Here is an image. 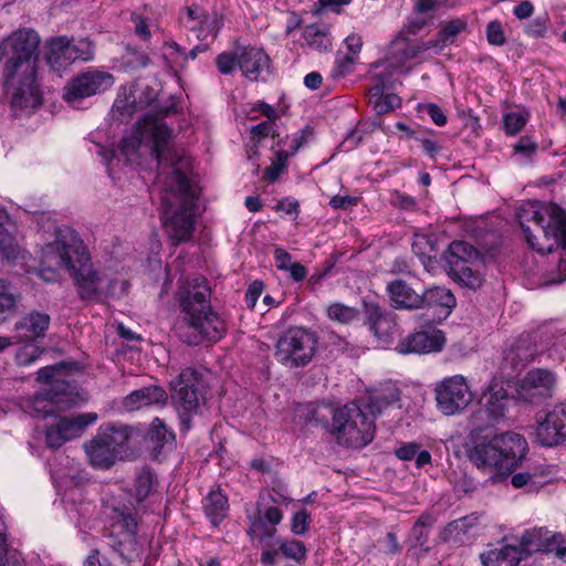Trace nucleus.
Returning <instances> with one entry per match:
<instances>
[{
  "instance_id": "nucleus-15",
  "label": "nucleus",
  "mask_w": 566,
  "mask_h": 566,
  "mask_svg": "<svg viewBox=\"0 0 566 566\" xmlns=\"http://www.w3.org/2000/svg\"><path fill=\"white\" fill-rule=\"evenodd\" d=\"M535 439L543 447H554L566 440V400L555 405L538 422Z\"/></svg>"
},
{
  "instance_id": "nucleus-49",
  "label": "nucleus",
  "mask_w": 566,
  "mask_h": 566,
  "mask_svg": "<svg viewBox=\"0 0 566 566\" xmlns=\"http://www.w3.org/2000/svg\"><path fill=\"white\" fill-rule=\"evenodd\" d=\"M503 120L506 134L515 135L523 129L527 118L521 112H512L506 114Z\"/></svg>"
},
{
  "instance_id": "nucleus-18",
  "label": "nucleus",
  "mask_w": 566,
  "mask_h": 566,
  "mask_svg": "<svg viewBox=\"0 0 566 566\" xmlns=\"http://www.w3.org/2000/svg\"><path fill=\"white\" fill-rule=\"evenodd\" d=\"M50 322V315L44 312L32 311L25 314L15 323V335L13 336L15 343L31 344L39 338H43Z\"/></svg>"
},
{
  "instance_id": "nucleus-19",
  "label": "nucleus",
  "mask_w": 566,
  "mask_h": 566,
  "mask_svg": "<svg viewBox=\"0 0 566 566\" xmlns=\"http://www.w3.org/2000/svg\"><path fill=\"white\" fill-rule=\"evenodd\" d=\"M238 66L242 74L251 80H259L270 69V57L262 50L253 46H238Z\"/></svg>"
},
{
  "instance_id": "nucleus-9",
  "label": "nucleus",
  "mask_w": 566,
  "mask_h": 566,
  "mask_svg": "<svg viewBox=\"0 0 566 566\" xmlns=\"http://www.w3.org/2000/svg\"><path fill=\"white\" fill-rule=\"evenodd\" d=\"M448 273L459 283L478 289L482 284V276L478 270L481 263V253L465 241H454L449 245L446 255Z\"/></svg>"
},
{
  "instance_id": "nucleus-14",
  "label": "nucleus",
  "mask_w": 566,
  "mask_h": 566,
  "mask_svg": "<svg viewBox=\"0 0 566 566\" xmlns=\"http://www.w3.org/2000/svg\"><path fill=\"white\" fill-rule=\"evenodd\" d=\"M557 385L556 375L544 368H535L530 370L521 380L517 387L520 399L537 403L544 399L551 398Z\"/></svg>"
},
{
  "instance_id": "nucleus-52",
  "label": "nucleus",
  "mask_w": 566,
  "mask_h": 566,
  "mask_svg": "<svg viewBox=\"0 0 566 566\" xmlns=\"http://www.w3.org/2000/svg\"><path fill=\"white\" fill-rule=\"evenodd\" d=\"M511 483L515 489L526 488L527 492H533L538 489V483L534 480V475L528 472L513 474Z\"/></svg>"
},
{
  "instance_id": "nucleus-27",
  "label": "nucleus",
  "mask_w": 566,
  "mask_h": 566,
  "mask_svg": "<svg viewBox=\"0 0 566 566\" xmlns=\"http://www.w3.org/2000/svg\"><path fill=\"white\" fill-rule=\"evenodd\" d=\"M88 463L99 470L111 469L118 460L95 434L83 446Z\"/></svg>"
},
{
  "instance_id": "nucleus-4",
  "label": "nucleus",
  "mask_w": 566,
  "mask_h": 566,
  "mask_svg": "<svg viewBox=\"0 0 566 566\" xmlns=\"http://www.w3.org/2000/svg\"><path fill=\"white\" fill-rule=\"evenodd\" d=\"M180 315L175 329L189 345L217 342L226 334V324L211 306V290L205 277L180 280L175 293Z\"/></svg>"
},
{
  "instance_id": "nucleus-29",
  "label": "nucleus",
  "mask_w": 566,
  "mask_h": 566,
  "mask_svg": "<svg viewBox=\"0 0 566 566\" xmlns=\"http://www.w3.org/2000/svg\"><path fill=\"white\" fill-rule=\"evenodd\" d=\"M14 226L4 209L0 208V254L7 260H14L20 253L19 244L13 235Z\"/></svg>"
},
{
  "instance_id": "nucleus-63",
  "label": "nucleus",
  "mask_w": 566,
  "mask_h": 566,
  "mask_svg": "<svg viewBox=\"0 0 566 566\" xmlns=\"http://www.w3.org/2000/svg\"><path fill=\"white\" fill-rule=\"evenodd\" d=\"M263 292V284L260 281H254L249 285V289L245 293V303L247 306L253 308L256 304V301L261 296Z\"/></svg>"
},
{
  "instance_id": "nucleus-13",
  "label": "nucleus",
  "mask_w": 566,
  "mask_h": 566,
  "mask_svg": "<svg viewBox=\"0 0 566 566\" xmlns=\"http://www.w3.org/2000/svg\"><path fill=\"white\" fill-rule=\"evenodd\" d=\"M97 415L80 413L74 417H62L46 428L45 443L49 448H60L65 442L82 436L87 426L94 423Z\"/></svg>"
},
{
  "instance_id": "nucleus-51",
  "label": "nucleus",
  "mask_w": 566,
  "mask_h": 566,
  "mask_svg": "<svg viewBox=\"0 0 566 566\" xmlns=\"http://www.w3.org/2000/svg\"><path fill=\"white\" fill-rule=\"evenodd\" d=\"M486 39L492 45L501 46L505 43L504 30L499 20H493L486 25Z\"/></svg>"
},
{
  "instance_id": "nucleus-60",
  "label": "nucleus",
  "mask_w": 566,
  "mask_h": 566,
  "mask_svg": "<svg viewBox=\"0 0 566 566\" xmlns=\"http://www.w3.org/2000/svg\"><path fill=\"white\" fill-rule=\"evenodd\" d=\"M116 523L123 527L127 534L128 537H133L136 534L137 531V521L133 513H119L117 515Z\"/></svg>"
},
{
  "instance_id": "nucleus-30",
  "label": "nucleus",
  "mask_w": 566,
  "mask_h": 566,
  "mask_svg": "<svg viewBox=\"0 0 566 566\" xmlns=\"http://www.w3.org/2000/svg\"><path fill=\"white\" fill-rule=\"evenodd\" d=\"M303 39L308 48L317 52H327L332 49L329 27L324 23L308 24L303 30Z\"/></svg>"
},
{
  "instance_id": "nucleus-31",
  "label": "nucleus",
  "mask_w": 566,
  "mask_h": 566,
  "mask_svg": "<svg viewBox=\"0 0 566 566\" xmlns=\"http://www.w3.org/2000/svg\"><path fill=\"white\" fill-rule=\"evenodd\" d=\"M400 399V390L394 384H385L379 390L368 398L365 402L369 409V413L376 418L380 415L385 407L397 402Z\"/></svg>"
},
{
  "instance_id": "nucleus-5",
  "label": "nucleus",
  "mask_w": 566,
  "mask_h": 566,
  "mask_svg": "<svg viewBox=\"0 0 566 566\" xmlns=\"http://www.w3.org/2000/svg\"><path fill=\"white\" fill-rule=\"evenodd\" d=\"M516 218L533 250L545 254L566 248V212L557 205L527 201L520 206Z\"/></svg>"
},
{
  "instance_id": "nucleus-55",
  "label": "nucleus",
  "mask_w": 566,
  "mask_h": 566,
  "mask_svg": "<svg viewBox=\"0 0 566 566\" xmlns=\"http://www.w3.org/2000/svg\"><path fill=\"white\" fill-rule=\"evenodd\" d=\"M0 566H24L17 554L8 555L6 536L0 532Z\"/></svg>"
},
{
  "instance_id": "nucleus-3",
  "label": "nucleus",
  "mask_w": 566,
  "mask_h": 566,
  "mask_svg": "<svg viewBox=\"0 0 566 566\" xmlns=\"http://www.w3.org/2000/svg\"><path fill=\"white\" fill-rule=\"evenodd\" d=\"M40 41L29 28L18 29L0 41V60L8 57L2 76L14 109L32 113L42 104L36 75Z\"/></svg>"
},
{
  "instance_id": "nucleus-59",
  "label": "nucleus",
  "mask_w": 566,
  "mask_h": 566,
  "mask_svg": "<svg viewBox=\"0 0 566 566\" xmlns=\"http://www.w3.org/2000/svg\"><path fill=\"white\" fill-rule=\"evenodd\" d=\"M357 60V57L349 55L347 53L343 56L337 57L335 62L334 73L337 76H345L346 74L353 71V67L356 64Z\"/></svg>"
},
{
  "instance_id": "nucleus-25",
  "label": "nucleus",
  "mask_w": 566,
  "mask_h": 566,
  "mask_svg": "<svg viewBox=\"0 0 566 566\" xmlns=\"http://www.w3.org/2000/svg\"><path fill=\"white\" fill-rule=\"evenodd\" d=\"M386 291L392 307L397 310H416L423 306L421 294H418L403 280H395L388 283Z\"/></svg>"
},
{
  "instance_id": "nucleus-58",
  "label": "nucleus",
  "mask_w": 566,
  "mask_h": 566,
  "mask_svg": "<svg viewBox=\"0 0 566 566\" xmlns=\"http://www.w3.org/2000/svg\"><path fill=\"white\" fill-rule=\"evenodd\" d=\"M483 566H502L505 565V559L501 548H492L480 555Z\"/></svg>"
},
{
  "instance_id": "nucleus-57",
  "label": "nucleus",
  "mask_w": 566,
  "mask_h": 566,
  "mask_svg": "<svg viewBox=\"0 0 566 566\" xmlns=\"http://www.w3.org/2000/svg\"><path fill=\"white\" fill-rule=\"evenodd\" d=\"M264 521H266L269 524L274 525L276 527L277 524L281 523L283 518V514L280 509L275 506H269L265 509L261 507V504H258V511L254 514Z\"/></svg>"
},
{
  "instance_id": "nucleus-34",
  "label": "nucleus",
  "mask_w": 566,
  "mask_h": 566,
  "mask_svg": "<svg viewBox=\"0 0 566 566\" xmlns=\"http://www.w3.org/2000/svg\"><path fill=\"white\" fill-rule=\"evenodd\" d=\"M369 103L377 114H387L401 105V98L392 93L385 94L381 86L369 87Z\"/></svg>"
},
{
  "instance_id": "nucleus-17",
  "label": "nucleus",
  "mask_w": 566,
  "mask_h": 566,
  "mask_svg": "<svg viewBox=\"0 0 566 566\" xmlns=\"http://www.w3.org/2000/svg\"><path fill=\"white\" fill-rule=\"evenodd\" d=\"M537 335H522L504 353L502 366L504 369L518 371L532 363L539 354L535 339Z\"/></svg>"
},
{
  "instance_id": "nucleus-11",
  "label": "nucleus",
  "mask_w": 566,
  "mask_h": 566,
  "mask_svg": "<svg viewBox=\"0 0 566 566\" xmlns=\"http://www.w3.org/2000/svg\"><path fill=\"white\" fill-rule=\"evenodd\" d=\"M438 409L446 416L462 412L473 400V394L462 375L443 378L436 385Z\"/></svg>"
},
{
  "instance_id": "nucleus-36",
  "label": "nucleus",
  "mask_w": 566,
  "mask_h": 566,
  "mask_svg": "<svg viewBox=\"0 0 566 566\" xmlns=\"http://www.w3.org/2000/svg\"><path fill=\"white\" fill-rule=\"evenodd\" d=\"M327 317L339 324H350L359 316V310L340 302L332 303L326 308Z\"/></svg>"
},
{
  "instance_id": "nucleus-61",
  "label": "nucleus",
  "mask_w": 566,
  "mask_h": 566,
  "mask_svg": "<svg viewBox=\"0 0 566 566\" xmlns=\"http://www.w3.org/2000/svg\"><path fill=\"white\" fill-rule=\"evenodd\" d=\"M308 520L310 514L305 510L295 513L291 523L292 532L297 535L304 534L307 530Z\"/></svg>"
},
{
  "instance_id": "nucleus-38",
  "label": "nucleus",
  "mask_w": 566,
  "mask_h": 566,
  "mask_svg": "<svg viewBox=\"0 0 566 566\" xmlns=\"http://www.w3.org/2000/svg\"><path fill=\"white\" fill-rule=\"evenodd\" d=\"M20 298V293L11 284L0 280V314H14Z\"/></svg>"
},
{
  "instance_id": "nucleus-45",
  "label": "nucleus",
  "mask_w": 566,
  "mask_h": 566,
  "mask_svg": "<svg viewBox=\"0 0 566 566\" xmlns=\"http://www.w3.org/2000/svg\"><path fill=\"white\" fill-rule=\"evenodd\" d=\"M218 71L223 75H230L238 66V49L234 53L222 52L216 57Z\"/></svg>"
},
{
  "instance_id": "nucleus-10",
  "label": "nucleus",
  "mask_w": 566,
  "mask_h": 566,
  "mask_svg": "<svg viewBox=\"0 0 566 566\" xmlns=\"http://www.w3.org/2000/svg\"><path fill=\"white\" fill-rule=\"evenodd\" d=\"M172 399L176 403L181 424L189 429L190 420L197 415L205 401L202 381L193 368L181 370L178 379L172 385Z\"/></svg>"
},
{
  "instance_id": "nucleus-62",
  "label": "nucleus",
  "mask_w": 566,
  "mask_h": 566,
  "mask_svg": "<svg viewBox=\"0 0 566 566\" xmlns=\"http://www.w3.org/2000/svg\"><path fill=\"white\" fill-rule=\"evenodd\" d=\"M344 43L347 49V54L358 59L363 48L361 36L357 33H352L345 38Z\"/></svg>"
},
{
  "instance_id": "nucleus-43",
  "label": "nucleus",
  "mask_w": 566,
  "mask_h": 566,
  "mask_svg": "<svg viewBox=\"0 0 566 566\" xmlns=\"http://www.w3.org/2000/svg\"><path fill=\"white\" fill-rule=\"evenodd\" d=\"M207 24H208V17L202 11L201 8H199L197 6L187 8V17L185 19V25L190 30L198 31L199 32L198 38L201 36Z\"/></svg>"
},
{
  "instance_id": "nucleus-47",
  "label": "nucleus",
  "mask_w": 566,
  "mask_h": 566,
  "mask_svg": "<svg viewBox=\"0 0 566 566\" xmlns=\"http://www.w3.org/2000/svg\"><path fill=\"white\" fill-rule=\"evenodd\" d=\"M42 353L43 349L39 348L38 346H33L32 343L25 344V346L18 350L15 360L20 366H29L35 361Z\"/></svg>"
},
{
  "instance_id": "nucleus-21",
  "label": "nucleus",
  "mask_w": 566,
  "mask_h": 566,
  "mask_svg": "<svg viewBox=\"0 0 566 566\" xmlns=\"http://www.w3.org/2000/svg\"><path fill=\"white\" fill-rule=\"evenodd\" d=\"M421 298L423 300L422 307H427L428 311H433L432 321L439 322L446 319L457 304L455 297L451 291L441 286L426 290L424 293L421 294Z\"/></svg>"
},
{
  "instance_id": "nucleus-50",
  "label": "nucleus",
  "mask_w": 566,
  "mask_h": 566,
  "mask_svg": "<svg viewBox=\"0 0 566 566\" xmlns=\"http://www.w3.org/2000/svg\"><path fill=\"white\" fill-rule=\"evenodd\" d=\"M431 526L430 516H421L412 527L411 536L416 544L422 546L428 541V527Z\"/></svg>"
},
{
  "instance_id": "nucleus-2",
  "label": "nucleus",
  "mask_w": 566,
  "mask_h": 566,
  "mask_svg": "<svg viewBox=\"0 0 566 566\" xmlns=\"http://www.w3.org/2000/svg\"><path fill=\"white\" fill-rule=\"evenodd\" d=\"M62 270L74 277L80 296L84 300L114 294L112 283L103 286L104 277L93 269L87 248L70 228H59L55 240L41 249L38 273L43 281L51 283L59 280Z\"/></svg>"
},
{
  "instance_id": "nucleus-20",
  "label": "nucleus",
  "mask_w": 566,
  "mask_h": 566,
  "mask_svg": "<svg viewBox=\"0 0 566 566\" xmlns=\"http://www.w3.org/2000/svg\"><path fill=\"white\" fill-rule=\"evenodd\" d=\"M167 401L168 395L164 388L148 386L127 395L123 400V407L127 411H136L143 408L164 407Z\"/></svg>"
},
{
  "instance_id": "nucleus-35",
  "label": "nucleus",
  "mask_w": 566,
  "mask_h": 566,
  "mask_svg": "<svg viewBox=\"0 0 566 566\" xmlns=\"http://www.w3.org/2000/svg\"><path fill=\"white\" fill-rule=\"evenodd\" d=\"M412 251L422 263L430 260L437 252V238L432 233H416L412 241Z\"/></svg>"
},
{
  "instance_id": "nucleus-28",
  "label": "nucleus",
  "mask_w": 566,
  "mask_h": 566,
  "mask_svg": "<svg viewBox=\"0 0 566 566\" xmlns=\"http://www.w3.org/2000/svg\"><path fill=\"white\" fill-rule=\"evenodd\" d=\"M485 412L493 420L504 417L509 402L506 390L499 384H493L482 397Z\"/></svg>"
},
{
  "instance_id": "nucleus-48",
  "label": "nucleus",
  "mask_w": 566,
  "mask_h": 566,
  "mask_svg": "<svg viewBox=\"0 0 566 566\" xmlns=\"http://www.w3.org/2000/svg\"><path fill=\"white\" fill-rule=\"evenodd\" d=\"M71 50L74 62L76 60L90 61L94 56V46L87 39H80L75 43L71 42Z\"/></svg>"
},
{
  "instance_id": "nucleus-56",
  "label": "nucleus",
  "mask_w": 566,
  "mask_h": 566,
  "mask_svg": "<svg viewBox=\"0 0 566 566\" xmlns=\"http://www.w3.org/2000/svg\"><path fill=\"white\" fill-rule=\"evenodd\" d=\"M410 60H413V57H411L410 49L408 44H406L403 48L396 49L391 52L389 57V66L391 69L398 70Z\"/></svg>"
},
{
  "instance_id": "nucleus-24",
  "label": "nucleus",
  "mask_w": 566,
  "mask_h": 566,
  "mask_svg": "<svg viewBox=\"0 0 566 566\" xmlns=\"http://www.w3.org/2000/svg\"><path fill=\"white\" fill-rule=\"evenodd\" d=\"M542 530L526 531L518 545L502 546L505 566H517L531 552L541 548Z\"/></svg>"
},
{
  "instance_id": "nucleus-22",
  "label": "nucleus",
  "mask_w": 566,
  "mask_h": 566,
  "mask_svg": "<svg viewBox=\"0 0 566 566\" xmlns=\"http://www.w3.org/2000/svg\"><path fill=\"white\" fill-rule=\"evenodd\" d=\"M365 306L369 329L378 339L388 342V338L391 337L397 328L395 316L375 303H369Z\"/></svg>"
},
{
  "instance_id": "nucleus-54",
  "label": "nucleus",
  "mask_w": 566,
  "mask_h": 566,
  "mask_svg": "<svg viewBox=\"0 0 566 566\" xmlns=\"http://www.w3.org/2000/svg\"><path fill=\"white\" fill-rule=\"evenodd\" d=\"M537 150V144L530 137H522L514 145V154L522 156L524 159H530Z\"/></svg>"
},
{
  "instance_id": "nucleus-53",
  "label": "nucleus",
  "mask_w": 566,
  "mask_h": 566,
  "mask_svg": "<svg viewBox=\"0 0 566 566\" xmlns=\"http://www.w3.org/2000/svg\"><path fill=\"white\" fill-rule=\"evenodd\" d=\"M280 548L290 558L300 560L305 557V546L300 541L284 542L280 545Z\"/></svg>"
},
{
  "instance_id": "nucleus-39",
  "label": "nucleus",
  "mask_w": 566,
  "mask_h": 566,
  "mask_svg": "<svg viewBox=\"0 0 566 566\" xmlns=\"http://www.w3.org/2000/svg\"><path fill=\"white\" fill-rule=\"evenodd\" d=\"M23 408L33 417L45 418L53 415L57 406H54L52 399L46 395H35L33 399L28 402V406H23Z\"/></svg>"
},
{
  "instance_id": "nucleus-64",
  "label": "nucleus",
  "mask_w": 566,
  "mask_h": 566,
  "mask_svg": "<svg viewBox=\"0 0 566 566\" xmlns=\"http://www.w3.org/2000/svg\"><path fill=\"white\" fill-rule=\"evenodd\" d=\"M423 109L436 125L444 126L447 124V116L443 109L437 104H428Z\"/></svg>"
},
{
  "instance_id": "nucleus-41",
  "label": "nucleus",
  "mask_w": 566,
  "mask_h": 566,
  "mask_svg": "<svg viewBox=\"0 0 566 566\" xmlns=\"http://www.w3.org/2000/svg\"><path fill=\"white\" fill-rule=\"evenodd\" d=\"M467 20L462 18L443 22L438 32L440 35V42L444 43L446 46L453 44L457 36L467 29Z\"/></svg>"
},
{
  "instance_id": "nucleus-12",
  "label": "nucleus",
  "mask_w": 566,
  "mask_h": 566,
  "mask_svg": "<svg viewBox=\"0 0 566 566\" xmlns=\"http://www.w3.org/2000/svg\"><path fill=\"white\" fill-rule=\"evenodd\" d=\"M115 83L114 76L106 71L90 67L74 76L64 87L63 97L70 104L109 90Z\"/></svg>"
},
{
  "instance_id": "nucleus-6",
  "label": "nucleus",
  "mask_w": 566,
  "mask_h": 566,
  "mask_svg": "<svg viewBox=\"0 0 566 566\" xmlns=\"http://www.w3.org/2000/svg\"><path fill=\"white\" fill-rule=\"evenodd\" d=\"M528 446L518 433L475 436L467 451L468 459L479 470L509 475L525 458Z\"/></svg>"
},
{
  "instance_id": "nucleus-33",
  "label": "nucleus",
  "mask_w": 566,
  "mask_h": 566,
  "mask_svg": "<svg viewBox=\"0 0 566 566\" xmlns=\"http://www.w3.org/2000/svg\"><path fill=\"white\" fill-rule=\"evenodd\" d=\"M203 510L213 525H218L228 511V499L220 491H211L203 500Z\"/></svg>"
},
{
  "instance_id": "nucleus-42",
  "label": "nucleus",
  "mask_w": 566,
  "mask_h": 566,
  "mask_svg": "<svg viewBox=\"0 0 566 566\" xmlns=\"http://www.w3.org/2000/svg\"><path fill=\"white\" fill-rule=\"evenodd\" d=\"M137 111H139L137 97L132 93L129 95L118 96L113 105V112L118 115L120 120L130 118Z\"/></svg>"
},
{
  "instance_id": "nucleus-8",
  "label": "nucleus",
  "mask_w": 566,
  "mask_h": 566,
  "mask_svg": "<svg viewBox=\"0 0 566 566\" xmlns=\"http://www.w3.org/2000/svg\"><path fill=\"white\" fill-rule=\"evenodd\" d=\"M317 337L303 327H291L277 339L275 358L290 368L304 367L315 356Z\"/></svg>"
},
{
  "instance_id": "nucleus-46",
  "label": "nucleus",
  "mask_w": 566,
  "mask_h": 566,
  "mask_svg": "<svg viewBox=\"0 0 566 566\" xmlns=\"http://www.w3.org/2000/svg\"><path fill=\"white\" fill-rule=\"evenodd\" d=\"M473 521H474V518H472L470 516H464V517H461V518L450 522L446 526L444 532H443L444 541L450 539V537L453 535L465 534L469 531V528L472 526Z\"/></svg>"
},
{
  "instance_id": "nucleus-1",
  "label": "nucleus",
  "mask_w": 566,
  "mask_h": 566,
  "mask_svg": "<svg viewBox=\"0 0 566 566\" xmlns=\"http://www.w3.org/2000/svg\"><path fill=\"white\" fill-rule=\"evenodd\" d=\"M174 106L150 109L135 125L134 132L120 142V153L128 161L137 159L146 148L157 161V184L163 188L161 221L175 245L191 239L195 230L196 190L188 174L190 159L172 147V130L165 118L175 113Z\"/></svg>"
},
{
  "instance_id": "nucleus-40",
  "label": "nucleus",
  "mask_w": 566,
  "mask_h": 566,
  "mask_svg": "<svg viewBox=\"0 0 566 566\" xmlns=\"http://www.w3.org/2000/svg\"><path fill=\"white\" fill-rule=\"evenodd\" d=\"M276 533V527L274 525L269 524L263 518L253 515L250 517V527L248 530V535L251 539H258L260 542H264L266 539L272 538Z\"/></svg>"
},
{
  "instance_id": "nucleus-44",
  "label": "nucleus",
  "mask_w": 566,
  "mask_h": 566,
  "mask_svg": "<svg viewBox=\"0 0 566 566\" xmlns=\"http://www.w3.org/2000/svg\"><path fill=\"white\" fill-rule=\"evenodd\" d=\"M547 532H542L541 541ZM539 551L554 552L557 557L566 560V537L562 534H554L549 538H546V543L541 542Z\"/></svg>"
},
{
  "instance_id": "nucleus-32",
  "label": "nucleus",
  "mask_w": 566,
  "mask_h": 566,
  "mask_svg": "<svg viewBox=\"0 0 566 566\" xmlns=\"http://www.w3.org/2000/svg\"><path fill=\"white\" fill-rule=\"evenodd\" d=\"M175 440L172 431L168 430L166 424L159 418H155L150 424L147 434V444L157 457L166 444H171Z\"/></svg>"
},
{
  "instance_id": "nucleus-23",
  "label": "nucleus",
  "mask_w": 566,
  "mask_h": 566,
  "mask_svg": "<svg viewBox=\"0 0 566 566\" xmlns=\"http://www.w3.org/2000/svg\"><path fill=\"white\" fill-rule=\"evenodd\" d=\"M96 436L106 444L116 459L119 460L123 453L128 449V442L132 438V428L125 424H105L99 427Z\"/></svg>"
},
{
  "instance_id": "nucleus-26",
  "label": "nucleus",
  "mask_w": 566,
  "mask_h": 566,
  "mask_svg": "<svg viewBox=\"0 0 566 566\" xmlns=\"http://www.w3.org/2000/svg\"><path fill=\"white\" fill-rule=\"evenodd\" d=\"M46 62L54 71H60L74 62L71 40L67 36L53 38L48 42Z\"/></svg>"
},
{
  "instance_id": "nucleus-37",
  "label": "nucleus",
  "mask_w": 566,
  "mask_h": 566,
  "mask_svg": "<svg viewBox=\"0 0 566 566\" xmlns=\"http://www.w3.org/2000/svg\"><path fill=\"white\" fill-rule=\"evenodd\" d=\"M155 485V478L150 469L142 468L135 476L134 481V495L138 502L147 499L153 492Z\"/></svg>"
},
{
  "instance_id": "nucleus-7",
  "label": "nucleus",
  "mask_w": 566,
  "mask_h": 566,
  "mask_svg": "<svg viewBox=\"0 0 566 566\" xmlns=\"http://www.w3.org/2000/svg\"><path fill=\"white\" fill-rule=\"evenodd\" d=\"M375 417L365 402H349L334 411L332 429L337 442L349 448L367 446L374 438Z\"/></svg>"
},
{
  "instance_id": "nucleus-16",
  "label": "nucleus",
  "mask_w": 566,
  "mask_h": 566,
  "mask_svg": "<svg viewBox=\"0 0 566 566\" xmlns=\"http://www.w3.org/2000/svg\"><path fill=\"white\" fill-rule=\"evenodd\" d=\"M446 344L442 331L427 326L409 334L397 344L399 354H430L441 352Z\"/></svg>"
}]
</instances>
